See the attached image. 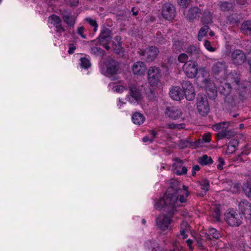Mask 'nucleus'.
Masks as SVG:
<instances>
[{
    "instance_id": "10",
    "label": "nucleus",
    "mask_w": 251,
    "mask_h": 251,
    "mask_svg": "<svg viewBox=\"0 0 251 251\" xmlns=\"http://www.w3.org/2000/svg\"><path fill=\"white\" fill-rule=\"evenodd\" d=\"M106 70L104 73L105 75L111 77L116 75L119 69V63L112 58L108 59L105 62Z\"/></svg>"
},
{
    "instance_id": "38",
    "label": "nucleus",
    "mask_w": 251,
    "mask_h": 251,
    "mask_svg": "<svg viewBox=\"0 0 251 251\" xmlns=\"http://www.w3.org/2000/svg\"><path fill=\"white\" fill-rule=\"evenodd\" d=\"M49 20L51 21H54V25H56V24H61L62 21L60 18L54 14H53L49 17ZM52 23V22H51Z\"/></svg>"
},
{
    "instance_id": "30",
    "label": "nucleus",
    "mask_w": 251,
    "mask_h": 251,
    "mask_svg": "<svg viewBox=\"0 0 251 251\" xmlns=\"http://www.w3.org/2000/svg\"><path fill=\"white\" fill-rule=\"evenodd\" d=\"M184 44V42L182 41L178 40L175 41L173 45V50L176 53L180 52L183 50V48L185 46Z\"/></svg>"
},
{
    "instance_id": "42",
    "label": "nucleus",
    "mask_w": 251,
    "mask_h": 251,
    "mask_svg": "<svg viewBox=\"0 0 251 251\" xmlns=\"http://www.w3.org/2000/svg\"><path fill=\"white\" fill-rule=\"evenodd\" d=\"M192 0H177L179 5L184 8H187L191 3Z\"/></svg>"
},
{
    "instance_id": "4",
    "label": "nucleus",
    "mask_w": 251,
    "mask_h": 251,
    "mask_svg": "<svg viewBox=\"0 0 251 251\" xmlns=\"http://www.w3.org/2000/svg\"><path fill=\"white\" fill-rule=\"evenodd\" d=\"M129 95L127 98L131 103H139L142 99L141 90L136 84H130L129 85Z\"/></svg>"
},
{
    "instance_id": "56",
    "label": "nucleus",
    "mask_w": 251,
    "mask_h": 251,
    "mask_svg": "<svg viewBox=\"0 0 251 251\" xmlns=\"http://www.w3.org/2000/svg\"><path fill=\"white\" fill-rule=\"evenodd\" d=\"M113 89L114 91L117 92H121L124 91V87L121 85H117L114 87Z\"/></svg>"
},
{
    "instance_id": "63",
    "label": "nucleus",
    "mask_w": 251,
    "mask_h": 251,
    "mask_svg": "<svg viewBox=\"0 0 251 251\" xmlns=\"http://www.w3.org/2000/svg\"><path fill=\"white\" fill-rule=\"evenodd\" d=\"M131 11L132 12L133 15L134 16H137L138 14V10L135 7H132Z\"/></svg>"
},
{
    "instance_id": "54",
    "label": "nucleus",
    "mask_w": 251,
    "mask_h": 251,
    "mask_svg": "<svg viewBox=\"0 0 251 251\" xmlns=\"http://www.w3.org/2000/svg\"><path fill=\"white\" fill-rule=\"evenodd\" d=\"M218 161L219 164L217 165V169L219 170L223 169V165L225 164L224 160L222 157H219Z\"/></svg>"
},
{
    "instance_id": "25",
    "label": "nucleus",
    "mask_w": 251,
    "mask_h": 251,
    "mask_svg": "<svg viewBox=\"0 0 251 251\" xmlns=\"http://www.w3.org/2000/svg\"><path fill=\"white\" fill-rule=\"evenodd\" d=\"M226 68L225 61L217 62L213 65L212 71L215 75H219L221 73L225 71Z\"/></svg>"
},
{
    "instance_id": "12",
    "label": "nucleus",
    "mask_w": 251,
    "mask_h": 251,
    "mask_svg": "<svg viewBox=\"0 0 251 251\" xmlns=\"http://www.w3.org/2000/svg\"><path fill=\"white\" fill-rule=\"evenodd\" d=\"M181 86L183 90V96L188 100H194L195 97L194 88L192 83L188 80H183L181 82Z\"/></svg>"
},
{
    "instance_id": "48",
    "label": "nucleus",
    "mask_w": 251,
    "mask_h": 251,
    "mask_svg": "<svg viewBox=\"0 0 251 251\" xmlns=\"http://www.w3.org/2000/svg\"><path fill=\"white\" fill-rule=\"evenodd\" d=\"M113 48L116 53L120 54L122 50V44L121 42L113 45Z\"/></svg>"
},
{
    "instance_id": "20",
    "label": "nucleus",
    "mask_w": 251,
    "mask_h": 251,
    "mask_svg": "<svg viewBox=\"0 0 251 251\" xmlns=\"http://www.w3.org/2000/svg\"><path fill=\"white\" fill-rule=\"evenodd\" d=\"M186 52L188 55L190 60L196 61L199 57L200 54V50L197 47L191 45L188 47Z\"/></svg>"
},
{
    "instance_id": "5",
    "label": "nucleus",
    "mask_w": 251,
    "mask_h": 251,
    "mask_svg": "<svg viewBox=\"0 0 251 251\" xmlns=\"http://www.w3.org/2000/svg\"><path fill=\"white\" fill-rule=\"evenodd\" d=\"M158 49L155 46H151L146 48L144 50H140L139 53L144 57L143 58L148 62H151L156 58L158 53Z\"/></svg>"
},
{
    "instance_id": "50",
    "label": "nucleus",
    "mask_w": 251,
    "mask_h": 251,
    "mask_svg": "<svg viewBox=\"0 0 251 251\" xmlns=\"http://www.w3.org/2000/svg\"><path fill=\"white\" fill-rule=\"evenodd\" d=\"M201 141H198L195 142L193 141H187V144H189V146L190 147H192L194 148H196L200 146Z\"/></svg>"
},
{
    "instance_id": "19",
    "label": "nucleus",
    "mask_w": 251,
    "mask_h": 251,
    "mask_svg": "<svg viewBox=\"0 0 251 251\" xmlns=\"http://www.w3.org/2000/svg\"><path fill=\"white\" fill-rule=\"evenodd\" d=\"M146 70V66L145 63L142 61H137L134 63L132 67L133 74L139 75H143Z\"/></svg>"
},
{
    "instance_id": "13",
    "label": "nucleus",
    "mask_w": 251,
    "mask_h": 251,
    "mask_svg": "<svg viewBox=\"0 0 251 251\" xmlns=\"http://www.w3.org/2000/svg\"><path fill=\"white\" fill-rule=\"evenodd\" d=\"M226 221L231 226H238L241 225V217L235 211H231L226 214Z\"/></svg>"
},
{
    "instance_id": "16",
    "label": "nucleus",
    "mask_w": 251,
    "mask_h": 251,
    "mask_svg": "<svg viewBox=\"0 0 251 251\" xmlns=\"http://www.w3.org/2000/svg\"><path fill=\"white\" fill-rule=\"evenodd\" d=\"M112 37L111 30L107 28H103L98 38L100 45L108 44Z\"/></svg>"
},
{
    "instance_id": "9",
    "label": "nucleus",
    "mask_w": 251,
    "mask_h": 251,
    "mask_svg": "<svg viewBox=\"0 0 251 251\" xmlns=\"http://www.w3.org/2000/svg\"><path fill=\"white\" fill-rule=\"evenodd\" d=\"M161 75L159 69L156 67H151L148 72V78L151 85H156L160 81Z\"/></svg>"
},
{
    "instance_id": "53",
    "label": "nucleus",
    "mask_w": 251,
    "mask_h": 251,
    "mask_svg": "<svg viewBox=\"0 0 251 251\" xmlns=\"http://www.w3.org/2000/svg\"><path fill=\"white\" fill-rule=\"evenodd\" d=\"M202 140L205 142H209L211 140V135L209 133H205L202 136Z\"/></svg>"
},
{
    "instance_id": "18",
    "label": "nucleus",
    "mask_w": 251,
    "mask_h": 251,
    "mask_svg": "<svg viewBox=\"0 0 251 251\" xmlns=\"http://www.w3.org/2000/svg\"><path fill=\"white\" fill-rule=\"evenodd\" d=\"M239 209L241 213L244 215L246 217L251 219V203L247 201L244 200L239 202Z\"/></svg>"
},
{
    "instance_id": "60",
    "label": "nucleus",
    "mask_w": 251,
    "mask_h": 251,
    "mask_svg": "<svg viewBox=\"0 0 251 251\" xmlns=\"http://www.w3.org/2000/svg\"><path fill=\"white\" fill-rule=\"evenodd\" d=\"M56 28L57 29V31H64V28L61 26V24H56L55 25Z\"/></svg>"
},
{
    "instance_id": "32",
    "label": "nucleus",
    "mask_w": 251,
    "mask_h": 251,
    "mask_svg": "<svg viewBox=\"0 0 251 251\" xmlns=\"http://www.w3.org/2000/svg\"><path fill=\"white\" fill-rule=\"evenodd\" d=\"M209 28V26L206 24L201 27L198 34V40L199 41H201L202 37L206 35Z\"/></svg>"
},
{
    "instance_id": "17",
    "label": "nucleus",
    "mask_w": 251,
    "mask_h": 251,
    "mask_svg": "<svg viewBox=\"0 0 251 251\" xmlns=\"http://www.w3.org/2000/svg\"><path fill=\"white\" fill-rule=\"evenodd\" d=\"M165 114L170 119L177 120L181 118L182 113L180 109L175 106H168L165 111Z\"/></svg>"
},
{
    "instance_id": "14",
    "label": "nucleus",
    "mask_w": 251,
    "mask_h": 251,
    "mask_svg": "<svg viewBox=\"0 0 251 251\" xmlns=\"http://www.w3.org/2000/svg\"><path fill=\"white\" fill-rule=\"evenodd\" d=\"M231 59L233 64L240 65L246 60V56L242 50H236L231 53Z\"/></svg>"
},
{
    "instance_id": "23",
    "label": "nucleus",
    "mask_w": 251,
    "mask_h": 251,
    "mask_svg": "<svg viewBox=\"0 0 251 251\" xmlns=\"http://www.w3.org/2000/svg\"><path fill=\"white\" fill-rule=\"evenodd\" d=\"M201 18V22L204 24H211L213 22V13L209 9H206L203 11Z\"/></svg>"
},
{
    "instance_id": "40",
    "label": "nucleus",
    "mask_w": 251,
    "mask_h": 251,
    "mask_svg": "<svg viewBox=\"0 0 251 251\" xmlns=\"http://www.w3.org/2000/svg\"><path fill=\"white\" fill-rule=\"evenodd\" d=\"M85 20L92 26L94 27V31L96 32L97 30L98 25L96 21L91 19L90 18H86Z\"/></svg>"
},
{
    "instance_id": "34",
    "label": "nucleus",
    "mask_w": 251,
    "mask_h": 251,
    "mask_svg": "<svg viewBox=\"0 0 251 251\" xmlns=\"http://www.w3.org/2000/svg\"><path fill=\"white\" fill-rule=\"evenodd\" d=\"M91 51L96 55L103 56L105 55L106 52L104 50L98 47H93L91 48Z\"/></svg>"
},
{
    "instance_id": "7",
    "label": "nucleus",
    "mask_w": 251,
    "mask_h": 251,
    "mask_svg": "<svg viewBox=\"0 0 251 251\" xmlns=\"http://www.w3.org/2000/svg\"><path fill=\"white\" fill-rule=\"evenodd\" d=\"M173 215H169L168 213L158 216L156 220V226L163 231L170 228V225L172 222L171 218Z\"/></svg>"
},
{
    "instance_id": "52",
    "label": "nucleus",
    "mask_w": 251,
    "mask_h": 251,
    "mask_svg": "<svg viewBox=\"0 0 251 251\" xmlns=\"http://www.w3.org/2000/svg\"><path fill=\"white\" fill-rule=\"evenodd\" d=\"M187 172V169L186 167L183 166L182 168L181 171L179 170H176V174L177 175H185L186 174Z\"/></svg>"
},
{
    "instance_id": "51",
    "label": "nucleus",
    "mask_w": 251,
    "mask_h": 251,
    "mask_svg": "<svg viewBox=\"0 0 251 251\" xmlns=\"http://www.w3.org/2000/svg\"><path fill=\"white\" fill-rule=\"evenodd\" d=\"M84 30V28L83 26H81L78 28L77 33L78 35L81 36V37L83 39H86V36L85 34H83Z\"/></svg>"
},
{
    "instance_id": "58",
    "label": "nucleus",
    "mask_w": 251,
    "mask_h": 251,
    "mask_svg": "<svg viewBox=\"0 0 251 251\" xmlns=\"http://www.w3.org/2000/svg\"><path fill=\"white\" fill-rule=\"evenodd\" d=\"M150 132L151 133V135H152V137L151 139H150V141L152 142L153 141V139L155 138L156 135H157L156 131L154 130H151L150 131Z\"/></svg>"
},
{
    "instance_id": "49",
    "label": "nucleus",
    "mask_w": 251,
    "mask_h": 251,
    "mask_svg": "<svg viewBox=\"0 0 251 251\" xmlns=\"http://www.w3.org/2000/svg\"><path fill=\"white\" fill-rule=\"evenodd\" d=\"M204 46L206 49L210 51H214L215 50V48H213L211 46V43L209 41L206 40L204 42Z\"/></svg>"
},
{
    "instance_id": "1",
    "label": "nucleus",
    "mask_w": 251,
    "mask_h": 251,
    "mask_svg": "<svg viewBox=\"0 0 251 251\" xmlns=\"http://www.w3.org/2000/svg\"><path fill=\"white\" fill-rule=\"evenodd\" d=\"M177 203V197L172 194H168L159 200L155 204L156 209L163 208L169 215H174L176 210V204Z\"/></svg>"
},
{
    "instance_id": "41",
    "label": "nucleus",
    "mask_w": 251,
    "mask_h": 251,
    "mask_svg": "<svg viewBox=\"0 0 251 251\" xmlns=\"http://www.w3.org/2000/svg\"><path fill=\"white\" fill-rule=\"evenodd\" d=\"M90 62L89 60L86 58H82L81 59V66L87 69L90 67Z\"/></svg>"
},
{
    "instance_id": "44",
    "label": "nucleus",
    "mask_w": 251,
    "mask_h": 251,
    "mask_svg": "<svg viewBox=\"0 0 251 251\" xmlns=\"http://www.w3.org/2000/svg\"><path fill=\"white\" fill-rule=\"evenodd\" d=\"M238 143L236 140H232L230 141L229 144L227 147V150H229L230 148H233V150H231V152L235 151L236 146L238 145Z\"/></svg>"
},
{
    "instance_id": "27",
    "label": "nucleus",
    "mask_w": 251,
    "mask_h": 251,
    "mask_svg": "<svg viewBox=\"0 0 251 251\" xmlns=\"http://www.w3.org/2000/svg\"><path fill=\"white\" fill-rule=\"evenodd\" d=\"M228 79L230 83L231 87L234 89H237V87L239 85L240 79L236 74H231L228 75Z\"/></svg>"
},
{
    "instance_id": "39",
    "label": "nucleus",
    "mask_w": 251,
    "mask_h": 251,
    "mask_svg": "<svg viewBox=\"0 0 251 251\" xmlns=\"http://www.w3.org/2000/svg\"><path fill=\"white\" fill-rule=\"evenodd\" d=\"M156 40L160 44H163L166 41L165 37H164L161 33H157L156 35Z\"/></svg>"
},
{
    "instance_id": "33",
    "label": "nucleus",
    "mask_w": 251,
    "mask_h": 251,
    "mask_svg": "<svg viewBox=\"0 0 251 251\" xmlns=\"http://www.w3.org/2000/svg\"><path fill=\"white\" fill-rule=\"evenodd\" d=\"M229 126V123L227 122H223L216 124L213 126V129L215 130L222 129V131H224L227 129Z\"/></svg>"
},
{
    "instance_id": "11",
    "label": "nucleus",
    "mask_w": 251,
    "mask_h": 251,
    "mask_svg": "<svg viewBox=\"0 0 251 251\" xmlns=\"http://www.w3.org/2000/svg\"><path fill=\"white\" fill-rule=\"evenodd\" d=\"M202 82L205 85L208 98L211 100L215 99L217 96V90L214 83L207 78H204Z\"/></svg>"
},
{
    "instance_id": "31",
    "label": "nucleus",
    "mask_w": 251,
    "mask_h": 251,
    "mask_svg": "<svg viewBox=\"0 0 251 251\" xmlns=\"http://www.w3.org/2000/svg\"><path fill=\"white\" fill-rule=\"evenodd\" d=\"M199 162L201 165H206L212 164L213 160L211 157L208 156L205 154L199 158Z\"/></svg>"
},
{
    "instance_id": "57",
    "label": "nucleus",
    "mask_w": 251,
    "mask_h": 251,
    "mask_svg": "<svg viewBox=\"0 0 251 251\" xmlns=\"http://www.w3.org/2000/svg\"><path fill=\"white\" fill-rule=\"evenodd\" d=\"M69 46L70 47L68 50V53L69 54H72L74 53L76 48L75 46H74L73 44H69Z\"/></svg>"
},
{
    "instance_id": "22",
    "label": "nucleus",
    "mask_w": 251,
    "mask_h": 251,
    "mask_svg": "<svg viewBox=\"0 0 251 251\" xmlns=\"http://www.w3.org/2000/svg\"><path fill=\"white\" fill-rule=\"evenodd\" d=\"M169 95L172 99L176 100H180L184 96L182 90L178 86L172 87L170 91Z\"/></svg>"
},
{
    "instance_id": "2",
    "label": "nucleus",
    "mask_w": 251,
    "mask_h": 251,
    "mask_svg": "<svg viewBox=\"0 0 251 251\" xmlns=\"http://www.w3.org/2000/svg\"><path fill=\"white\" fill-rule=\"evenodd\" d=\"M248 97V93L246 88H242L236 90V93L232 97H227L226 102L230 104L231 106H236L240 102H243Z\"/></svg>"
},
{
    "instance_id": "6",
    "label": "nucleus",
    "mask_w": 251,
    "mask_h": 251,
    "mask_svg": "<svg viewBox=\"0 0 251 251\" xmlns=\"http://www.w3.org/2000/svg\"><path fill=\"white\" fill-rule=\"evenodd\" d=\"M161 14L163 17L167 20H173L176 16L175 6L169 2H166L162 6Z\"/></svg>"
},
{
    "instance_id": "61",
    "label": "nucleus",
    "mask_w": 251,
    "mask_h": 251,
    "mask_svg": "<svg viewBox=\"0 0 251 251\" xmlns=\"http://www.w3.org/2000/svg\"><path fill=\"white\" fill-rule=\"evenodd\" d=\"M186 242L187 243V245L189 246V249L191 250H193V247H192V244L193 243V241L191 239H188L187 241H186Z\"/></svg>"
},
{
    "instance_id": "46",
    "label": "nucleus",
    "mask_w": 251,
    "mask_h": 251,
    "mask_svg": "<svg viewBox=\"0 0 251 251\" xmlns=\"http://www.w3.org/2000/svg\"><path fill=\"white\" fill-rule=\"evenodd\" d=\"M209 232L210 235H212L213 238L218 239L219 238V234L218 233L217 230L214 228H210L209 229Z\"/></svg>"
},
{
    "instance_id": "55",
    "label": "nucleus",
    "mask_w": 251,
    "mask_h": 251,
    "mask_svg": "<svg viewBox=\"0 0 251 251\" xmlns=\"http://www.w3.org/2000/svg\"><path fill=\"white\" fill-rule=\"evenodd\" d=\"M176 196L177 197V203L176 204V207L179 205L178 202L183 203V202H186V197H184V196H183V195H181L178 200V197L176 195Z\"/></svg>"
},
{
    "instance_id": "26",
    "label": "nucleus",
    "mask_w": 251,
    "mask_h": 251,
    "mask_svg": "<svg viewBox=\"0 0 251 251\" xmlns=\"http://www.w3.org/2000/svg\"><path fill=\"white\" fill-rule=\"evenodd\" d=\"M236 134L233 130H227L219 131L217 134L218 139L224 138L230 139L233 137Z\"/></svg>"
},
{
    "instance_id": "21",
    "label": "nucleus",
    "mask_w": 251,
    "mask_h": 251,
    "mask_svg": "<svg viewBox=\"0 0 251 251\" xmlns=\"http://www.w3.org/2000/svg\"><path fill=\"white\" fill-rule=\"evenodd\" d=\"M61 15L64 22L70 26H73L75 22V18L73 16L71 12L66 10L61 11Z\"/></svg>"
},
{
    "instance_id": "47",
    "label": "nucleus",
    "mask_w": 251,
    "mask_h": 251,
    "mask_svg": "<svg viewBox=\"0 0 251 251\" xmlns=\"http://www.w3.org/2000/svg\"><path fill=\"white\" fill-rule=\"evenodd\" d=\"M214 218L215 219V221H220V216L221 212L219 208H216L214 209V213L213 214Z\"/></svg>"
},
{
    "instance_id": "59",
    "label": "nucleus",
    "mask_w": 251,
    "mask_h": 251,
    "mask_svg": "<svg viewBox=\"0 0 251 251\" xmlns=\"http://www.w3.org/2000/svg\"><path fill=\"white\" fill-rule=\"evenodd\" d=\"M78 3V0H70V4L72 6H76Z\"/></svg>"
},
{
    "instance_id": "45",
    "label": "nucleus",
    "mask_w": 251,
    "mask_h": 251,
    "mask_svg": "<svg viewBox=\"0 0 251 251\" xmlns=\"http://www.w3.org/2000/svg\"><path fill=\"white\" fill-rule=\"evenodd\" d=\"M146 94L147 97L149 100H152L154 99L155 97V94L152 89H149L146 92Z\"/></svg>"
},
{
    "instance_id": "36",
    "label": "nucleus",
    "mask_w": 251,
    "mask_h": 251,
    "mask_svg": "<svg viewBox=\"0 0 251 251\" xmlns=\"http://www.w3.org/2000/svg\"><path fill=\"white\" fill-rule=\"evenodd\" d=\"M201 185V189L204 191V193L206 194V192L208 191L209 187V183L208 180L203 179L200 182Z\"/></svg>"
},
{
    "instance_id": "24",
    "label": "nucleus",
    "mask_w": 251,
    "mask_h": 251,
    "mask_svg": "<svg viewBox=\"0 0 251 251\" xmlns=\"http://www.w3.org/2000/svg\"><path fill=\"white\" fill-rule=\"evenodd\" d=\"M232 88H233L231 87L230 83H226L219 87V93L221 95L225 96V99L227 97H232L233 96H229ZM225 100L226 101V100Z\"/></svg>"
},
{
    "instance_id": "29",
    "label": "nucleus",
    "mask_w": 251,
    "mask_h": 251,
    "mask_svg": "<svg viewBox=\"0 0 251 251\" xmlns=\"http://www.w3.org/2000/svg\"><path fill=\"white\" fill-rule=\"evenodd\" d=\"M242 32L246 35H251V21H247L243 23L241 27Z\"/></svg>"
},
{
    "instance_id": "37",
    "label": "nucleus",
    "mask_w": 251,
    "mask_h": 251,
    "mask_svg": "<svg viewBox=\"0 0 251 251\" xmlns=\"http://www.w3.org/2000/svg\"><path fill=\"white\" fill-rule=\"evenodd\" d=\"M243 190L248 197L251 198V182L244 185Z\"/></svg>"
},
{
    "instance_id": "43",
    "label": "nucleus",
    "mask_w": 251,
    "mask_h": 251,
    "mask_svg": "<svg viewBox=\"0 0 251 251\" xmlns=\"http://www.w3.org/2000/svg\"><path fill=\"white\" fill-rule=\"evenodd\" d=\"M188 55L186 53H181L178 56V61L181 63H185L188 59Z\"/></svg>"
},
{
    "instance_id": "8",
    "label": "nucleus",
    "mask_w": 251,
    "mask_h": 251,
    "mask_svg": "<svg viewBox=\"0 0 251 251\" xmlns=\"http://www.w3.org/2000/svg\"><path fill=\"white\" fill-rule=\"evenodd\" d=\"M183 70L188 77L194 78L198 73L196 61L191 60L187 61L183 65Z\"/></svg>"
},
{
    "instance_id": "64",
    "label": "nucleus",
    "mask_w": 251,
    "mask_h": 251,
    "mask_svg": "<svg viewBox=\"0 0 251 251\" xmlns=\"http://www.w3.org/2000/svg\"><path fill=\"white\" fill-rule=\"evenodd\" d=\"M180 234L182 236V238L183 239H185L187 237V235L186 234V232L184 230H181Z\"/></svg>"
},
{
    "instance_id": "35",
    "label": "nucleus",
    "mask_w": 251,
    "mask_h": 251,
    "mask_svg": "<svg viewBox=\"0 0 251 251\" xmlns=\"http://www.w3.org/2000/svg\"><path fill=\"white\" fill-rule=\"evenodd\" d=\"M233 7L232 3L228 2H222L220 4L221 10L225 11H229Z\"/></svg>"
},
{
    "instance_id": "15",
    "label": "nucleus",
    "mask_w": 251,
    "mask_h": 251,
    "mask_svg": "<svg viewBox=\"0 0 251 251\" xmlns=\"http://www.w3.org/2000/svg\"><path fill=\"white\" fill-rule=\"evenodd\" d=\"M201 14V9L197 6H192L184 13L185 18L190 22L194 21Z\"/></svg>"
},
{
    "instance_id": "28",
    "label": "nucleus",
    "mask_w": 251,
    "mask_h": 251,
    "mask_svg": "<svg viewBox=\"0 0 251 251\" xmlns=\"http://www.w3.org/2000/svg\"><path fill=\"white\" fill-rule=\"evenodd\" d=\"M132 120L134 124L141 125L144 122L145 118L142 114L136 112L133 114Z\"/></svg>"
},
{
    "instance_id": "62",
    "label": "nucleus",
    "mask_w": 251,
    "mask_h": 251,
    "mask_svg": "<svg viewBox=\"0 0 251 251\" xmlns=\"http://www.w3.org/2000/svg\"><path fill=\"white\" fill-rule=\"evenodd\" d=\"M236 1L240 5H244L247 2V0H236Z\"/></svg>"
},
{
    "instance_id": "3",
    "label": "nucleus",
    "mask_w": 251,
    "mask_h": 251,
    "mask_svg": "<svg viewBox=\"0 0 251 251\" xmlns=\"http://www.w3.org/2000/svg\"><path fill=\"white\" fill-rule=\"evenodd\" d=\"M197 108L202 116H206L210 111V106L206 96L199 94L197 97Z\"/></svg>"
}]
</instances>
